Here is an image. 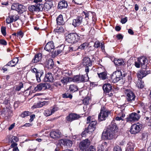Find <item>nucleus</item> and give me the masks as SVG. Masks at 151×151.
Returning a JSON list of instances; mask_svg holds the SVG:
<instances>
[{
	"mask_svg": "<svg viewBox=\"0 0 151 151\" xmlns=\"http://www.w3.org/2000/svg\"><path fill=\"white\" fill-rule=\"evenodd\" d=\"M43 81L45 82H52L53 81V78L52 73H48L46 74Z\"/></svg>",
	"mask_w": 151,
	"mask_h": 151,
	"instance_id": "obj_25",
	"label": "nucleus"
},
{
	"mask_svg": "<svg viewBox=\"0 0 151 151\" xmlns=\"http://www.w3.org/2000/svg\"><path fill=\"white\" fill-rule=\"evenodd\" d=\"M60 141L63 145L66 146L68 147H71L73 145L72 141L68 139H62Z\"/></svg>",
	"mask_w": 151,
	"mask_h": 151,
	"instance_id": "obj_23",
	"label": "nucleus"
},
{
	"mask_svg": "<svg viewBox=\"0 0 151 151\" xmlns=\"http://www.w3.org/2000/svg\"><path fill=\"white\" fill-rule=\"evenodd\" d=\"M56 31L57 32L62 33L64 31V29L62 27L60 26L56 29Z\"/></svg>",
	"mask_w": 151,
	"mask_h": 151,
	"instance_id": "obj_46",
	"label": "nucleus"
},
{
	"mask_svg": "<svg viewBox=\"0 0 151 151\" xmlns=\"http://www.w3.org/2000/svg\"><path fill=\"white\" fill-rule=\"evenodd\" d=\"M9 99L8 98H5V99L4 100V101L3 102V103L6 105H7L9 103Z\"/></svg>",
	"mask_w": 151,
	"mask_h": 151,
	"instance_id": "obj_54",
	"label": "nucleus"
},
{
	"mask_svg": "<svg viewBox=\"0 0 151 151\" xmlns=\"http://www.w3.org/2000/svg\"><path fill=\"white\" fill-rule=\"evenodd\" d=\"M0 44L4 45H6L7 44V42L4 40L1 39H0Z\"/></svg>",
	"mask_w": 151,
	"mask_h": 151,
	"instance_id": "obj_48",
	"label": "nucleus"
},
{
	"mask_svg": "<svg viewBox=\"0 0 151 151\" xmlns=\"http://www.w3.org/2000/svg\"><path fill=\"white\" fill-rule=\"evenodd\" d=\"M42 54L41 53L36 54L32 60V63H36L40 62L42 59Z\"/></svg>",
	"mask_w": 151,
	"mask_h": 151,
	"instance_id": "obj_22",
	"label": "nucleus"
},
{
	"mask_svg": "<svg viewBox=\"0 0 151 151\" xmlns=\"http://www.w3.org/2000/svg\"><path fill=\"white\" fill-rule=\"evenodd\" d=\"M15 123H13L12 124L10 127H9L8 129L9 130H11L12 129L14 128L15 126Z\"/></svg>",
	"mask_w": 151,
	"mask_h": 151,
	"instance_id": "obj_64",
	"label": "nucleus"
},
{
	"mask_svg": "<svg viewBox=\"0 0 151 151\" xmlns=\"http://www.w3.org/2000/svg\"><path fill=\"white\" fill-rule=\"evenodd\" d=\"M121 112L119 113L118 116H120L121 117L124 118L125 116V115L124 114L123 111H122L121 110H120Z\"/></svg>",
	"mask_w": 151,
	"mask_h": 151,
	"instance_id": "obj_57",
	"label": "nucleus"
},
{
	"mask_svg": "<svg viewBox=\"0 0 151 151\" xmlns=\"http://www.w3.org/2000/svg\"><path fill=\"white\" fill-rule=\"evenodd\" d=\"M99 77L102 79L105 80L107 78V74L105 72L98 73Z\"/></svg>",
	"mask_w": 151,
	"mask_h": 151,
	"instance_id": "obj_36",
	"label": "nucleus"
},
{
	"mask_svg": "<svg viewBox=\"0 0 151 151\" xmlns=\"http://www.w3.org/2000/svg\"><path fill=\"white\" fill-rule=\"evenodd\" d=\"M92 117L89 116L87 118V123L90 124L88 127L81 134L82 136H84L86 133L91 134L96 129V125L97 123L96 121L94 119L91 118Z\"/></svg>",
	"mask_w": 151,
	"mask_h": 151,
	"instance_id": "obj_2",
	"label": "nucleus"
},
{
	"mask_svg": "<svg viewBox=\"0 0 151 151\" xmlns=\"http://www.w3.org/2000/svg\"><path fill=\"white\" fill-rule=\"evenodd\" d=\"M71 78L65 77H61L60 79V81L64 85L66 84Z\"/></svg>",
	"mask_w": 151,
	"mask_h": 151,
	"instance_id": "obj_35",
	"label": "nucleus"
},
{
	"mask_svg": "<svg viewBox=\"0 0 151 151\" xmlns=\"http://www.w3.org/2000/svg\"><path fill=\"white\" fill-rule=\"evenodd\" d=\"M71 80L73 82L78 83L85 82V76L83 75L75 76L73 78H71Z\"/></svg>",
	"mask_w": 151,
	"mask_h": 151,
	"instance_id": "obj_15",
	"label": "nucleus"
},
{
	"mask_svg": "<svg viewBox=\"0 0 151 151\" xmlns=\"http://www.w3.org/2000/svg\"><path fill=\"white\" fill-rule=\"evenodd\" d=\"M114 62L115 64L117 65H121L124 64V61L122 59L115 58Z\"/></svg>",
	"mask_w": 151,
	"mask_h": 151,
	"instance_id": "obj_31",
	"label": "nucleus"
},
{
	"mask_svg": "<svg viewBox=\"0 0 151 151\" xmlns=\"http://www.w3.org/2000/svg\"><path fill=\"white\" fill-rule=\"evenodd\" d=\"M80 39V36L76 33H71L68 34L65 37L66 41L70 43L78 42Z\"/></svg>",
	"mask_w": 151,
	"mask_h": 151,
	"instance_id": "obj_4",
	"label": "nucleus"
},
{
	"mask_svg": "<svg viewBox=\"0 0 151 151\" xmlns=\"http://www.w3.org/2000/svg\"><path fill=\"white\" fill-rule=\"evenodd\" d=\"M58 108L57 107H54L52 109H50L52 114H53L55 111L58 110Z\"/></svg>",
	"mask_w": 151,
	"mask_h": 151,
	"instance_id": "obj_50",
	"label": "nucleus"
},
{
	"mask_svg": "<svg viewBox=\"0 0 151 151\" xmlns=\"http://www.w3.org/2000/svg\"><path fill=\"white\" fill-rule=\"evenodd\" d=\"M83 12L85 15V18L86 19L87 18H88V19H89L92 18V20L93 21H94V20L93 19V18L94 17V12L89 11L87 12H85L83 11Z\"/></svg>",
	"mask_w": 151,
	"mask_h": 151,
	"instance_id": "obj_29",
	"label": "nucleus"
},
{
	"mask_svg": "<svg viewBox=\"0 0 151 151\" xmlns=\"http://www.w3.org/2000/svg\"><path fill=\"white\" fill-rule=\"evenodd\" d=\"M26 7L20 4H19L17 12L20 14L23 13L26 11Z\"/></svg>",
	"mask_w": 151,
	"mask_h": 151,
	"instance_id": "obj_34",
	"label": "nucleus"
},
{
	"mask_svg": "<svg viewBox=\"0 0 151 151\" xmlns=\"http://www.w3.org/2000/svg\"><path fill=\"white\" fill-rule=\"evenodd\" d=\"M78 88L77 86L74 84L70 85L69 90L71 93H73L78 90Z\"/></svg>",
	"mask_w": 151,
	"mask_h": 151,
	"instance_id": "obj_32",
	"label": "nucleus"
},
{
	"mask_svg": "<svg viewBox=\"0 0 151 151\" xmlns=\"http://www.w3.org/2000/svg\"><path fill=\"white\" fill-rule=\"evenodd\" d=\"M88 45L87 43H84L79 46L77 49L83 50L86 47H87L88 46Z\"/></svg>",
	"mask_w": 151,
	"mask_h": 151,
	"instance_id": "obj_38",
	"label": "nucleus"
},
{
	"mask_svg": "<svg viewBox=\"0 0 151 151\" xmlns=\"http://www.w3.org/2000/svg\"><path fill=\"white\" fill-rule=\"evenodd\" d=\"M46 103V102L45 101L39 102L38 103V107H42L43 106L45 105Z\"/></svg>",
	"mask_w": 151,
	"mask_h": 151,
	"instance_id": "obj_53",
	"label": "nucleus"
},
{
	"mask_svg": "<svg viewBox=\"0 0 151 151\" xmlns=\"http://www.w3.org/2000/svg\"><path fill=\"white\" fill-rule=\"evenodd\" d=\"M83 17H78L73 20L72 25L74 27H76L79 26L82 22Z\"/></svg>",
	"mask_w": 151,
	"mask_h": 151,
	"instance_id": "obj_18",
	"label": "nucleus"
},
{
	"mask_svg": "<svg viewBox=\"0 0 151 151\" xmlns=\"http://www.w3.org/2000/svg\"><path fill=\"white\" fill-rule=\"evenodd\" d=\"M47 88V84L45 83H41L37 85L35 87L33 90L34 92L35 93L38 91H41L42 90H45Z\"/></svg>",
	"mask_w": 151,
	"mask_h": 151,
	"instance_id": "obj_19",
	"label": "nucleus"
},
{
	"mask_svg": "<svg viewBox=\"0 0 151 151\" xmlns=\"http://www.w3.org/2000/svg\"><path fill=\"white\" fill-rule=\"evenodd\" d=\"M50 136L51 137L53 138L56 139L61 137L62 134L59 131L56 130L55 131H52L50 132Z\"/></svg>",
	"mask_w": 151,
	"mask_h": 151,
	"instance_id": "obj_20",
	"label": "nucleus"
},
{
	"mask_svg": "<svg viewBox=\"0 0 151 151\" xmlns=\"http://www.w3.org/2000/svg\"><path fill=\"white\" fill-rule=\"evenodd\" d=\"M116 37L119 40L122 39L123 38V36L121 34H118L117 35Z\"/></svg>",
	"mask_w": 151,
	"mask_h": 151,
	"instance_id": "obj_59",
	"label": "nucleus"
},
{
	"mask_svg": "<svg viewBox=\"0 0 151 151\" xmlns=\"http://www.w3.org/2000/svg\"><path fill=\"white\" fill-rule=\"evenodd\" d=\"M150 72L149 68H142V69L138 71L137 75L139 79H142L147 75L150 73Z\"/></svg>",
	"mask_w": 151,
	"mask_h": 151,
	"instance_id": "obj_5",
	"label": "nucleus"
},
{
	"mask_svg": "<svg viewBox=\"0 0 151 151\" xmlns=\"http://www.w3.org/2000/svg\"><path fill=\"white\" fill-rule=\"evenodd\" d=\"M68 6L67 2L65 0H63L60 1L58 5V8L59 9H62L63 8H66Z\"/></svg>",
	"mask_w": 151,
	"mask_h": 151,
	"instance_id": "obj_28",
	"label": "nucleus"
},
{
	"mask_svg": "<svg viewBox=\"0 0 151 151\" xmlns=\"http://www.w3.org/2000/svg\"><path fill=\"white\" fill-rule=\"evenodd\" d=\"M147 137V134L146 133H143L142 134V138L143 139Z\"/></svg>",
	"mask_w": 151,
	"mask_h": 151,
	"instance_id": "obj_61",
	"label": "nucleus"
},
{
	"mask_svg": "<svg viewBox=\"0 0 151 151\" xmlns=\"http://www.w3.org/2000/svg\"><path fill=\"white\" fill-rule=\"evenodd\" d=\"M84 65L91 66L92 63L90 59L89 58H84L83 62Z\"/></svg>",
	"mask_w": 151,
	"mask_h": 151,
	"instance_id": "obj_30",
	"label": "nucleus"
},
{
	"mask_svg": "<svg viewBox=\"0 0 151 151\" xmlns=\"http://www.w3.org/2000/svg\"><path fill=\"white\" fill-rule=\"evenodd\" d=\"M19 19V16L17 14L9 15L6 19V23L9 24L13 22H15Z\"/></svg>",
	"mask_w": 151,
	"mask_h": 151,
	"instance_id": "obj_14",
	"label": "nucleus"
},
{
	"mask_svg": "<svg viewBox=\"0 0 151 151\" xmlns=\"http://www.w3.org/2000/svg\"><path fill=\"white\" fill-rule=\"evenodd\" d=\"M55 48L54 43L53 41L48 42L44 47V49L48 52H51Z\"/></svg>",
	"mask_w": 151,
	"mask_h": 151,
	"instance_id": "obj_21",
	"label": "nucleus"
},
{
	"mask_svg": "<svg viewBox=\"0 0 151 151\" xmlns=\"http://www.w3.org/2000/svg\"><path fill=\"white\" fill-rule=\"evenodd\" d=\"M52 57H55L58 55V53L56 50H53L52 51Z\"/></svg>",
	"mask_w": 151,
	"mask_h": 151,
	"instance_id": "obj_58",
	"label": "nucleus"
},
{
	"mask_svg": "<svg viewBox=\"0 0 151 151\" xmlns=\"http://www.w3.org/2000/svg\"><path fill=\"white\" fill-rule=\"evenodd\" d=\"M12 113V111L7 107L3 109L2 110L0 111V115L3 116H10Z\"/></svg>",
	"mask_w": 151,
	"mask_h": 151,
	"instance_id": "obj_17",
	"label": "nucleus"
},
{
	"mask_svg": "<svg viewBox=\"0 0 151 151\" xmlns=\"http://www.w3.org/2000/svg\"><path fill=\"white\" fill-rule=\"evenodd\" d=\"M140 118V114L132 112L129 115L128 117L127 118V121L128 122L137 121Z\"/></svg>",
	"mask_w": 151,
	"mask_h": 151,
	"instance_id": "obj_13",
	"label": "nucleus"
},
{
	"mask_svg": "<svg viewBox=\"0 0 151 151\" xmlns=\"http://www.w3.org/2000/svg\"><path fill=\"white\" fill-rule=\"evenodd\" d=\"M51 8V6L47 3H46L44 5L43 9L46 11H48V10L50 9Z\"/></svg>",
	"mask_w": 151,
	"mask_h": 151,
	"instance_id": "obj_45",
	"label": "nucleus"
},
{
	"mask_svg": "<svg viewBox=\"0 0 151 151\" xmlns=\"http://www.w3.org/2000/svg\"><path fill=\"white\" fill-rule=\"evenodd\" d=\"M23 84L22 82H20L19 84L16 86L15 90L17 91H20L21 89L23 87Z\"/></svg>",
	"mask_w": 151,
	"mask_h": 151,
	"instance_id": "obj_40",
	"label": "nucleus"
},
{
	"mask_svg": "<svg viewBox=\"0 0 151 151\" xmlns=\"http://www.w3.org/2000/svg\"><path fill=\"white\" fill-rule=\"evenodd\" d=\"M138 60L141 65V68L147 67L146 65L147 60L146 58L144 57H140L138 58Z\"/></svg>",
	"mask_w": 151,
	"mask_h": 151,
	"instance_id": "obj_27",
	"label": "nucleus"
},
{
	"mask_svg": "<svg viewBox=\"0 0 151 151\" xmlns=\"http://www.w3.org/2000/svg\"><path fill=\"white\" fill-rule=\"evenodd\" d=\"M140 65H141L138 60L137 61L135 62L134 63V65L136 68H139L140 67Z\"/></svg>",
	"mask_w": 151,
	"mask_h": 151,
	"instance_id": "obj_56",
	"label": "nucleus"
},
{
	"mask_svg": "<svg viewBox=\"0 0 151 151\" xmlns=\"http://www.w3.org/2000/svg\"><path fill=\"white\" fill-rule=\"evenodd\" d=\"M124 91L127 95V101L128 102V103H132L134 101L135 98L134 93L128 89H126Z\"/></svg>",
	"mask_w": 151,
	"mask_h": 151,
	"instance_id": "obj_7",
	"label": "nucleus"
},
{
	"mask_svg": "<svg viewBox=\"0 0 151 151\" xmlns=\"http://www.w3.org/2000/svg\"><path fill=\"white\" fill-rule=\"evenodd\" d=\"M18 58L16 57L14 58L12 60L9 62L4 66H9L11 67L15 66L18 63Z\"/></svg>",
	"mask_w": 151,
	"mask_h": 151,
	"instance_id": "obj_26",
	"label": "nucleus"
},
{
	"mask_svg": "<svg viewBox=\"0 0 151 151\" xmlns=\"http://www.w3.org/2000/svg\"><path fill=\"white\" fill-rule=\"evenodd\" d=\"M44 115L46 116H50L52 115L50 109H49L45 110L44 111Z\"/></svg>",
	"mask_w": 151,
	"mask_h": 151,
	"instance_id": "obj_42",
	"label": "nucleus"
},
{
	"mask_svg": "<svg viewBox=\"0 0 151 151\" xmlns=\"http://www.w3.org/2000/svg\"><path fill=\"white\" fill-rule=\"evenodd\" d=\"M122 73L121 71L118 70L114 72L111 76L112 82L116 83L119 81L122 78Z\"/></svg>",
	"mask_w": 151,
	"mask_h": 151,
	"instance_id": "obj_11",
	"label": "nucleus"
},
{
	"mask_svg": "<svg viewBox=\"0 0 151 151\" xmlns=\"http://www.w3.org/2000/svg\"><path fill=\"white\" fill-rule=\"evenodd\" d=\"M114 151H122L121 147L119 146H115L114 149Z\"/></svg>",
	"mask_w": 151,
	"mask_h": 151,
	"instance_id": "obj_51",
	"label": "nucleus"
},
{
	"mask_svg": "<svg viewBox=\"0 0 151 151\" xmlns=\"http://www.w3.org/2000/svg\"><path fill=\"white\" fill-rule=\"evenodd\" d=\"M103 89L104 93L108 96H111L113 94L111 93L112 86L111 84L106 83L103 85Z\"/></svg>",
	"mask_w": 151,
	"mask_h": 151,
	"instance_id": "obj_12",
	"label": "nucleus"
},
{
	"mask_svg": "<svg viewBox=\"0 0 151 151\" xmlns=\"http://www.w3.org/2000/svg\"><path fill=\"white\" fill-rule=\"evenodd\" d=\"M137 85L139 88H142L144 86V83L141 80L139 81L137 83Z\"/></svg>",
	"mask_w": 151,
	"mask_h": 151,
	"instance_id": "obj_43",
	"label": "nucleus"
},
{
	"mask_svg": "<svg viewBox=\"0 0 151 151\" xmlns=\"http://www.w3.org/2000/svg\"><path fill=\"white\" fill-rule=\"evenodd\" d=\"M19 4L18 3L13 4L11 6V9L16 10L17 12Z\"/></svg>",
	"mask_w": 151,
	"mask_h": 151,
	"instance_id": "obj_41",
	"label": "nucleus"
},
{
	"mask_svg": "<svg viewBox=\"0 0 151 151\" xmlns=\"http://www.w3.org/2000/svg\"><path fill=\"white\" fill-rule=\"evenodd\" d=\"M134 143L129 142L127 145V147L126 149V151H134Z\"/></svg>",
	"mask_w": 151,
	"mask_h": 151,
	"instance_id": "obj_33",
	"label": "nucleus"
},
{
	"mask_svg": "<svg viewBox=\"0 0 151 151\" xmlns=\"http://www.w3.org/2000/svg\"><path fill=\"white\" fill-rule=\"evenodd\" d=\"M142 125L139 123L133 124L131 127L130 132L133 134H136L139 132L142 128Z\"/></svg>",
	"mask_w": 151,
	"mask_h": 151,
	"instance_id": "obj_10",
	"label": "nucleus"
},
{
	"mask_svg": "<svg viewBox=\"0 0 151 151\" xmlns=\"http://www.w3.org/2000/svg\"><path fill=\"white\" fill-rule=\"evenodd\" d=\"M1 32L2 34L4 36L6 35V27H5L2 26L1 29Z\"/></svg>",
	"mask_w": 151,
	"mask_h": 151,
	"instance_id": "obj_47",
	"label": "nucleus"
},
{
	"mask_svg": "<svg viewBox=\"0 0 151 151\" xmlns=\"http://www.w3.org/2000/svg\"><path fill=\"white\" fill-rule=\"evenodd\" d=\"M56 23L57 25H63L65 24V22L62 14H60L56 18Z\"/></svg>",
	"mask_w": 151,
	"mask_h": 151,
	"instance_id": "obj_24",
	"label": "nucleus"
},
{
	"mask_svg": "<svg viewBox=\"0 0 151 151\" xmlns=\"http://www.w3.org/2000/svg\"><path fill=\"white\" fill-rule=\"evenodd\" d=\"M54 65V63L52 59H49L47 61V65L49 69L52 68Z\"/></svg>",
	"mask_w": 151,
	"mask_h": 151,
	"instance_id": "obj_37",
	"label": "nucleus"
},
{
	"mask_svg": "<svg viewBox=\"0 0 151 151\" xmlns=\"http://www.w3.org/2000/svg\"><path fill=\"white\" fill-rule=\"evenodd\" d=\"M111 111L106 109L104 106H102L100 112L99 114L98 120L99 121H104L110 114Z\"/></svg>",
	"mask_w": 151,
	"mask_h": 151,
	"instance_id": "obj_3",
	"label": "nucleus"
},
{
	"mask_svg": "<svg viewBox=\"0 0 151 151\" xmlns=\"http://www.w3.org/2000/svg\"><path fill=\"white\" fill-rule=\"evenodd\" d=\"M101 43L98 41L96 42L94 44V46L95 48H98L101 46Z\"/></svg>",
	"mask_w": 151,
	"mask_h": 151,
	"instance_id": "obj_49",
	"label": "nucleus"
},
{
	"mask_svg": "<svg viewBox=\"0 0 151 151\" xmlns=\"http://www.w3.org/2000/svg\"><path fill=\"white\" fill-rule=\"evenodd\" d=\"M145 121L146 122L151 123V117H145Z\"/></svg>",
	"mask_w": 151,
	"mask_h": 151,
	"instance_id": "obj_62",
	"label": "nucleus"
},
{
	"mask_svg": "<svg viewBox=\"0 0 151 151\" xmlns=\"http://www.w3.org/2000/svg\"><path fill=\"white\" fill-rule=\"evenodd\" d=\"M127 21V17L122 18L121 19V22L122 24H125Z\"/></svg>",
	"mask_w": 151,
	"mask_h": 151,
	"instance_id": "obj_52",
	"label": "nucleus"
},
{
	"mask_svg": "<svg viewBox=\"0 0 151 151\" xmlns=\"http://www.w3.org/2000/svg\"><path fill=\"white\" fill-rule=\"evenodd\" d=\"M32 72L35 73L37 81L40 82L41 81V78L43 76L44 73L42 70H38L37 68H34L31 69Z\"/></svg>",
	"mask_w": 151,
	"mask_h": 151,
	"instance_id": "obj_8",
	"label": "nucleus"
},
{
	"mask_svg": "<svg viewBox=\"0 0 151 151\" xmlns=\"http://www.w3.org/2000/svg\"><path fill=\"white\" fill-rule=\"evenodd\" d=\"M118 128L114 121H112L102 134V137L105 139H115L118 136Z\"/></svg>",
	"mask_w": 151,
	"mask_h": 151,
	"instance_id": "obj_1",
	"label": "nucleus"
},
{
	"mask_svg": "<svg viewBox=\"0 0 151 151\" xmlns=\"http://www.w3.org/2000/svg\"><path fill=\"white\" fill-rule=\"evenodd\" d=\"M62 97L64 98H69L72 99L73 97L72 95L68 93H65L62 94Z\"/></svg>",
	"mask_w": 151,
	"mask_h": 151,
	"instance_id": "obj_39",
	"label": "nucleus"
},
{
	"mask_svg": "<svg viewBox=\"0 0 151 151\" xmlns=\"http://www.w3.org/2000/svg\"><path fill=\"white\" fill-rule=\"evenodd\" d=\"M44 4H38L35 5H31L29 6V11L32 13L34 12H38L42 11L43 10Z\"/></svg>",
	"mask_w": 151,
	"mask_h": 151,
	"instance_id": "obj_6",
	"label": "nucleus"
},
{
	"mask_svg": "<svg viewBox=\"0 0 151 151\" xmlns=\"http://www.w3.org/2000/svg\"><path fill=\"white\" fill-rule=\"evenodd\" d=\"M90 144V141L87 139L82 140L79 143V148L82 151H86Z\"/></svg>",
	"mask_w": 151,
	"mask_h": 151,
	"instance_id": "obj_9",
	"label": "nucleus"
},
{
	"mask_svg": "<svg viewBox=\"0 0 151 151\" xmlns=\"http://www.w3.org/2000/svg\"><path fill=\"white\" fill-rule=\"evenodd\" d=\"M17 144L15 143L14 142L13 143H12L11 145L10 146V147L11 148H14L16 147H17Z\"/></svg>",
	"mask_w": 151,
	"mask_h": 151,
	"instance_id": "obj_63",
	"label": "nucleus"
},
{
	"mask_svg": "<svg viewBox=\"0 0 151 151\" xmlns=\"http://www.w3.org/2000/svg\"><path fill=\"white\" fill-rule=\"evenodd\" d=\"M30 114V112L28 111H25L22 113L21 116L22 118H24L25 117L29 115Z\"/></svg>",
	"mask_w": 151,
	"mask_h": 151,
	"instance_id": "obj_44",
	"label": "nucleus"
},
{
	"mask_svg": "<svg viewBox=\"0 0 151 151\" xmlns=\"http://www.w3.org/2000/svg\"><path fill=\"white\" fill-rule=\"evenodd\" d=\"M88 151H96V150L93 146H91L90 147Z\"/></svg>",
	"mask_w": 151,
	"mask_h": 151,
	"instance_id": "obj_60",
	"label": "nucleus"
},
{
	"mask_svg": "<svg viewBox=\"0 0 151 151\" xmlns=\"http://www.w3.org/2000/svg\"><path fill=\"white\" fill-rule=\"evenodd\" d=\"M81 117L79 115L75 113H70L66 117V120L69 122H71L72 121L78 119Z\"/></svg>",
	"mask_w": 151,
	"mask_h": 151,
	"instance_id": "obj_16",
	"label": "nucleus"
},
{
	"mask_svg": "<svg viewBox=\"0 0 151 151\" xmlns=\"http://www.w3.org/2000/svg\"><path fill=\"white\" fill-rule=\"evenodd\" d=\"M83 102L84 104L87 105L89 103V100L87 98H85L83 100Z\"/></svg>",
	"mask_w": 151,
	"mask_h": 151,
	"instance_id": "obj_55",
	"label": "nucleus"
}]
</instances>
